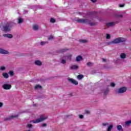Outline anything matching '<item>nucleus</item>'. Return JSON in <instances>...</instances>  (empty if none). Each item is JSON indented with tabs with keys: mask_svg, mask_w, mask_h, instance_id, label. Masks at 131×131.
<instances>
[{
	"mask_svg": "<svg viewBox=\"0 0 131 131\" xmlns=\"http://www.w3.org/2000/svg\"><path fill=\"white\" fill-rule=\"evenodd\" d=\"M126 41V39L123 37H118L111 41L108 42L107 45L111 46L112 45H117L121 42H125Z\"/></svg>",
	"mask_w": 131,
	"mask_h": 131,
	"instance_id": "obj_1",
	"label": "nucleus"
},
{
	"mask_svg": "<svg viewBox=\"0 0 131 131\" xmlns=\"http://www.w3.org/2000/svg\"><path fill=\"white\" fill-rule=\"evenodd\" d=\"M0 28L1 30L3 31H5V32H8L9 31H11V29H12V25L11 24H7L5 25L1 24L0 25Z\"/></svg>",
	"mask_w": 131,
	"mask_h": 131,
	"instance_id": "obj_2",
	"label": "nucleus"
},
{
	"mask_svg": "<svg viewBox=\"0 0 131 131\" xmlns=\"http://www.w3.org/2000/svg\"><path fill=\"white\" fill-rule=\"evenodd\" d=\"M46 119H48L47 116L42 115L40 116L39 119H37L36 120H33L31 121V122H33V123H39V122H41Z\"/></svg>",
	"mask_w": 131,
	"mask_h": 131,
	"instance_id": "obj_3",
	"label": "nucleus"
},
{
	"mask_svg": "<svg viewBox=\"0 0 131 131\" xmlns=\"http://www.w3.org/2000/svg\"><path fill=\"white\" fill-rule=\"evenodd\" d=\"M77 21L78 23H88V24H90L91 26H95V25H96V24L95 23H91L90 20L89 19H78Z\"/></svg>",
	"mask_w": 131,
	"mask_h": 131,
	"instance_id": "obj_4",
	"label": "nucleus"
},
{
	"mask_svg": "<svg viewBox=\"0 0 131 131\" xmlns=\"http://www.w3.org/2000/svg\"><path fill=\"white\" fill-rule=\"evenodd\" d=\"M127 90V89L126 88V87L123 86L119 88L116 92L117 93V94H123L124 93H125V92H126Z\"/></svg>",
	"mask_w": 131,
	"mask_h": 131,
	"instance_id": "obj_5",
	"label": "nucleus"
},
{
	"mask_svg": "<svg viewBox=\"0 0 131 131\" xmlns=\"http://www.w3.org/2000/svg\"><path fill=\"white\" fill-rule=\"evenodd\" d=\"M2 88L4 89V90H11V89H12V85L10 84H4L2 85Z\"/></svg>",
	"mask_w": 131,
	"mask_h": 131,
	"instance_id": "obj_6",
	"label": "nucleus"
},
{
	"mask_svg": "<svg viewBox=\"0 0 131 131\" xmlns=\"http://www.w3.org/2000/svg\"><path fill=\"white\" fill-rule=\"evenodd\" d=\"M14 118H18V115H14V116H11L9 117H6L4 118V120L6 121L8 120H11V119H14Z\"/></svg>",
	"mask_w": 131,
	"mask_h": 131,
	"instance_id": "obj_7",
	"label": "nucleus"
},
{
	"mask_svg": "<svg viewBox=\"0 0 131 131\" xmlns=\"http://www.w3.org/2000/svg\"><path fill=\"white\" fill-rule=\"evenodd\" d=\"M0 54H2L3 55H8V54H10V52L3 48H0Z\"/></svg>",
	"mask_w": 131,
	"mask_h": 131,
	"instance_id": "obj_8",
	"label": "nucleus"
},
{
	"mask_svg": "<svg viewBox=\"0 0 131 131\" xmlns=\"http://www.w3.org/2000/svg\"><path fill=\"white\" fill-rule=\"evenodd\" d=\"M68 81H70V82H71L73 84H75V85H77L78 84V82L72 78H69Z\"/></svg>",
	"mask_w": 131,
	"mask_h": 131,
	"instance_id": "obj_9",
	"label": "nucleus"
},
{
	"mask_svg": "<svg viewBox=\"0 0 131 131\" xmlns=\"http://www.w3.org/2000/svg\"><path fill=\"white\" fill-rule=\"evenodd\" d=\"M34 64L37 66H41V65H42V62L39 60H35Z\"/></svg>",
	"mask_w": 131,
	"mask_h": 131,
	"instance_id": "obj_10",
	"label": "nucleus"
},
{
	"mask_svg": "<svg viewBox=\"0 0 131 131\" xmlns=\"http://www.w3.org/2000/svg\"><path fill=\"white\" fill-rule=\"evenodd\" d=\"M4 37H7L8 38H13V35L11 34H4L3 35Z\"/></svg>",
	"mask_w": 131,
	"mask_h": 131,
	"instance_id": "obj_11",
	"label": "nucleus"
},
{
	"mask_svg": "<svg viewBox=\"0 0 131 131\" xmlns=\"http://www.w3.org/2000/svg\"><path fill=\"white\" fill-rule=\"evenodd\" d=\"M82 60H83V58H82V57L80 55L77 56L76 58V61L77 62H80V61H82Z\"/></svg>",
	"mask_w": 131,
	"mask_h": 131,
	"instance_id": "obj_12",
	"label": "nucleus"
},
{
	"mask_svg": "<svg viewBox=\"0 0 131 131\" xmlns=\"http://www.w3.org/2000/svg\"><path fill=\"white\" fill-rule=\"evenodd\" d=\"M72 57V55L71 54H69L66 56L63 57L66 60H68L69 61H71V58Z\"/></svg>",
	"mask_w": 131,
	"mask_h": 131,
	"instance_id": "obj_13",
	"label": "nucleus"
},
{
	"mask_svg": "<svg viewBox=\"0 0 131 131\" xmlns=\"http://www.w3.org/2000/svg\"><path fill=\"white\" fill-rule=\"evenodd\" d=\"M117 129L118 131H124L123 128H122V126H121V125H118L117 126Z\"/></svg>",
	"mask_w": 131,
	"mask_h": 131,
	"instance_id": "obj_14",
	"label": "nucleus"
},
{
	"mask_svg": "<svg viewBox=\"0 0 131 131\" xmlns=\"http://www.w3.org/2000/svg\"><path fill=\"white\" fill-rule=\"evenodd\" d=\"M70 68L71 69L76 70L78 69V66H77V65H73V66L70 67Z\"/></svg>",
	"mask_w": 131,
	"mask_h": 131,
	"instance_id": "obj_15",
	"label": "nucleus"
},
{
	"mask_svg": "<svg viewBox=\"0 0 131 131\" xmlns=\"http://www.w3.org/2000/svg\"><path fill=\"white\" fill-rule=\"evenodd\" d=\"M113 128V125L111 124L107 126V131H111Z\"/></svg>",
	"mask_w": 131,
	"mask_h": 131,
	"instance_id": "obj_16",
	"label": "nucleus"
},
{
	"mask_svg": "<svg viewBox=\"0 0 131 131\" xmlns=\"http://www.w3.org/2000/svg\"><path fill=\"white\" fill-rule=\"evenodd\" d=\"M120 57L121 59H125V58H126V54L125 53H121Z\"/></svg>",
	"mask_w": 131,
	"mask_h": 131,
	"instance_id": "obj_17",
	"label": "nucleus"
},
{
	"mask_svg": "<svg viewBox=\"0 0 131 131\" xmlns=\"http://www.w3.org/2000/svg\"><path fill=\"white\" fill-rule=\"evenodd\" d=\"M2 75L4 78H9V74L7 73H3Z\"/></svg>",
	"mask_w": 131,
	"mask_h": 131,
	"instance_id": "obj_18",
	"label": "nucleus"
},
{
	"mask_svg": "<svg viewBox=\"0 0 131 131\" xmlns=\"http://www.w3.org/2000/svg\"><path fill=\"white\" fill-rule=\"evenodd\" d=\"M17 20H18L17 23L18 24H21V23H23V18L21 17H19Z\"/></svg>",
	"mask_w": 131,
	"mask_h": 131,
	"instance_id": "obj_19",
	"label": "nucleus"
},
{
	"mask_svg": "<svg viewBox=\"0 0 131 131\" xmlns=\"http://www.w3.org/2000/svg\"><path fill=\"white\" fill-rule=\"evenodd\" d=\"M114 25H115V23H108L106 24L107 27H110V26H114Z\"/></svg>",
	"mask_w": 131,
	"mask_h": 131,
	"instance_id": "obj_20",
	"label": "nucleus"
},
{
	"mask_svg": "<svg viewBox=\"0 0 131 131\" xmlns=\"http://www.w3.org/2000/svg\"><path fill=\"white\" fill-rule=\"evenodd\" d=\"M131 124V120L127 121L125 123V126H128Z\"/></svg>",
	"mask_w": 131,
	"mask_h": 131,
	"instance_id": "obj_21",
	"label": "nucleus"
},
{
	"mask_svg": "<svg viewBox=\"0 0 131 131\" xmlns=\"http://www.w3.org/2000/svg\"><path fill=\"white\" fill-rule=\"evenodd\" d=\"M33 30H35V31L38 30V26L37 25H34L33 26Z\"/></svg>",
	"mask_w": 131,
	"mask_h": 131,
	"instance_id": "obj_22",
	"label": "nucleus"
},
{
	"mask_svg": "<svg viewBox=\"0 0 131 131\" xmlns=\"http://www.w3.org/2000/svg\"><path fill=\"white\" fill-rule=\"evenodd\" d=\"M40 89H41L40 85H36L35 86V90H40Z\"/></svg>",
	"mask_w": 131,
	"mask_h": 131,
	"instance_id": "obj_23",
	"label": "nucleus"
},
{
	"mask_svg": "<svg viewBox=\"0 0 131 131\" xmlns=\"http://www.w3.org/2000/svg\"><path fill=\"white\" fill-rule=\"evenodd\" d=\"M77 78H78V79L80 80V79H82V78H83V75H79L77 76Z\"/></svg>",
	"mask_w": 131,
	"mask_h": 131,
	"instance_id": "obj_24",
	"label": "nucleus"
},
{
	"mask_svg": "<svg viewBox=\"0 0 131 131\" xmlns=\"http://www.w3.org/2000/svg\"><path fill=\"white\" fill-rule=\"evenodd\" d=\"M80 42H81L82 43H85V42H88V40L85 39H81L79 40Z\"/></svg>",
	"mask_w": 131,
	"mask_h": 131,
	"instance_id": "obj_25",
	"label": "nucleus"
},
{
	"mask_svg": "<svg viewBox=\"0 0 131 131\" xmlns=\"http://www.w3.org/2000/svg\"><path fill=\"white\" fill-rule=\"evenodd\" d=\"M109 92V89H106L104 91V96H106V95H108V93Z\"/></svg>",
	"mask_w": 131,
	"mask_h": 131,
	"instance_id": "obj_26",
	"label": "nucleus"
},
{
	"mask_svg": "<svg viewBox=\"0 0 131 131\" xmlns=\"http://www.w3.org/2000/svg\"><path fill=\"white\" fill-rule=\"evenodd\" d=\"M102 126H109V123H107V122L102 123Z\"/></svg>",
	"mask_w": 131,
	"mask_h": 131,
	"instance_id": "obj_27",
	"label": "nucleus"
},
{
	"mask_svg": "<svg viewBox=\"0 0 131 131\" xmlns=\"http://www.w3.org/2000/svg\"><path fill=\"white\" fill-rule=\"evenodd\" d=\"M47 43H48L47 41H42L40 42L41 46H45V45H47Z\"/></svg>",
	"mask_w": 131,
	"mask_h": 131,
	"instance_id": "obj_28",
	"label": "nucleus"
},
{
	"mask_svg": "<svg viewBox=\"0 0 131 131\" xmlns=\"http://www.w3.org/2000/svg\"><path fill=\"white\" fill-rule=\"evenodd\" d=\"M0 70L2 71H4V70H6V67H1L0 68Z\"/></svg>",
	"mask_w": 131,
	"mask_h": 131,
	"instance_id": "obj_29",
	"label": "nucleus"
},
{
	"mask_svg": "<svg viewBox=\"0 0 131 131\" xmlns=\"http://www.w3.org/2000/svg\"><path fill=\"white\" fill-rule=\"evenodd\" d=\"M66 63V60L65 59H62L61 61V64H65Z\"/></svg>",
	"mask_w": 131,
	"mask_h": 131,
	"instance_id": "obj_30",
	"label": "nucleus"
},
{
	"mask_svg": "<svg viewBox=\"0 0 131 131\" xmlns=\"http://www.w3.org/2000/svg\"><path fill=\"white\" fill-rule=\"evenodd\" d=\"M55 20L54 18H51L50 22H51V23H55Z\"/></svg>",
	"mask_w": 131,
	"mask_h": 131,
	"instance_id": "obj_31",
	"label": "nucleus"
},
{
	"mask_svg": "<svg viewBox=\"0 0 131 131\" xmlns=\"http://www.w3.org/2000/svg\"><path fill=\"white\" fill-rule=\"evenodd\" d=\"M9 74L11 76H13L14 75V72L12 71L9 72Z\"/></svg>",
	"mask_w": 131,
	"mask_h": 131,
	"instance_id": "obj_32",
	"label": "nucleus"
},
{
	"mask_svg": "<svg viewBox=\"0 0 131 131\" xmlns=\"http://www.w3.org/2000/svg\"><path fill=\"white\" fill-rule=\"evenodd\" d=\"M83 115H79V118L80 119H83Z\"/></svg>",
	"mask_w": 131,
	"mask_h": 131,
	"instance_id": "obj_33",
	"label": "nucleus"
},
{
	"mask_svg": "<svg viewBox=\"0 0 131 131\" xmlns=\"http://www.w3.org/2000/svg\"><path fill=\"white\" fill-rule=\"evenodd\" d=\"M53 38H54V37H53V36H50L48 37V40H52V39H53Z\"/></svg>",
	"mask_w": 131,
	"mask_h": 131,
	"instance_id": "obj_34",
	"label": "nucleus"
},
{
	"mask_svg": "<svg viewBox=\"0 0 131 131\" xmlns=\"http://www.w3.org/2000/svg\"><path fill=\"white\" fill-rule=\"evenodd\" d=\"M110 37H111V36L109 34H106V38H107V39H109Z\"/></svg>",
	"mask_w": 131,
	"mask_h": 131,
	"instance_id": "obj_35",
	"label": "nucleus"
},
{
	"mask_svg": "<svg viewBox=\"0 0 131 131\" xmlns=\"http://www.w3.org/2000/svg\"><path fill=\"white\" fill-rule=\"evenodd\" d=\"M63 52H66V49H61V50L59 51V53H63Z\"/></svg>",
	"mask_w": 131,
	"mask_h": 131,
	"instance_id": "obj_36",
	"label": "nucleus"
},
{
	"mask_svg": "<svg viewBox=\"0 0 131 131\" xmlns=\"http://www.w3.org/2000/svg\"><path fill=\"white\" fill-rule=\"evenodd\" d=\"M111 86H112V88H114V86H115V83H111Z\"/></svg>",
	"mask_w": 131,
	"mask_h": 131,
	"instance_id": "obj_37",
	"label": "nucleus"
},
{
	"mask_svg": "<svg viewBox=\"0 0 131 131\" xmlns=\"http://www.w3.org/2000/svg\"><path fill=\"white\" fill-rule=\"evenodd\" d=\"M27 126L29 127V128H31V127H32V125L31 124H28Z\"/></svg>",
	"mask_w": 131,
	"mask_h": 131,
	"instance_id": "obj_38",
	"label": "nucleus"
},
{
	"mask_svg": "<svg viewBox=\"0 0 131 131\" xmlns=\"http://www.w3.org/2000/svg\"><path fill=\"white\" fill-rule=\"evenodd\" d=\"M41 126L42 127H45V126H47V124L46 123H43L41 124Z\"/></svg>",
	"mask_w": 131,
	"mask_h": 131,
	"instance_id": "obj_39",
	"label": "nucleus"
},
{
	"mask_svg": "<svg viewBox=\"0 0 131 131\" xmlns=\"http://www.w3.org/2000/svg\"><path fill=\"white\" fill-rule=\"evenodd\" d=\"M92 64H93L92 62H88V63H87L86 65L88 66H91V65H92Z\"/></svg>",
	"mask_w": 131,
	"mask_h": 131,
	"instance_id": "obj_40",
	"label": "nucleus"
},
{
	"mask_svg": "<svg viewBox=\"0 0 131 131\" xmlns=\"http://www.w3.org/2000/svg\"><path fill=\"white\" fill-rule=\"evenodd\" d=\"M103 62H106L107 61V59L106 58H102Z\"/></svg>",
	"mask_w": 131,
	"mask_h": 131,
	"instance_id": "obj_41",
	"label": "nucleus"
},
{
	"mask_svg": "<svg viewBox=\"0 0 131 131\" xmlns=\"http://www.w3.org/2000/svg\"><path fill=\"white\" fill-rule=\"evenodd\" d=\"M119 7L120 8H123V7H124V5H120Z\"/></svg>",
	"mask_w": 131,
	"mask_h": 131,
	"instance_id": "obj_42",
	"label": "nucleus"
},
{
	"mask_svg": "<svg viewBox=\"0 0 131 131\" xmlns=\"http://www.w3.org/2000/svg\"><path fill=\"white\" fill-rule=\"evenodd\" d=\"M91 1L92 3H96V2H97V0H91Z\"/></svg>",
	"mask_w": 131,
	"mask_h": 131,
	"instance_id": "obj_43",
	"label": "nucleus"
},
{
	"mask_svg": "<svg viewBox=\"0 0 131 131\" xmlns=\"http://www.w3.org/2000/svg\"><path fill=\"white\" fill-rule=\"evenodd\" d=\"M3 103L0 102V108L3 107Z\"/></svg>",
	"mask_w": 131,
	"mask_h": 131,
	"instance_id": "obj_44",
	"label": "nucleus"
},
{
	"mask_svg": "<svg viewBox=\"0 0 131 131\" xmlns=\"http://www.w3.org/2000/svg\"><path fill=\"white\" fill-rule=\"evenodd\" d=\"M72 116H73V115L71 114L70 115L67 116V117H71Z\"/></svg>",
	"mask_w": 131,
	"mask_h": 131,
	"instance_id": "obj_45",
	"label": "nucleus"
},
{
	"mask_svg": "<svg viewBox=\"0 0 131 131\" xmlns=\"http://www.w3.org/2000/svg\"><path fill=\"white\" fill-rule=\"evenodd\" d=\"M119 17H120V18H122V15H119V16H118Z\"/></svg>",
	"mask_w": 131,
	"mask_h": 131,
	"instance_id": "obj_46",
	"label": "nucleus"
},
{
	"mask_svg": "<svg viewBox=\"0 0 131 131\" xmlns=\"http://www.w3.org/2000/svg\"><path fill=\"white\" fill-rule=\"evenodd\" d=\"M86 113L89 114V113H90V112L87 111H86Z\"/></svg>",
	"mask_w": 131,
	"mask_h": 131,
	"instance_id": "obj_47",
	"label": "nucleus"
}]
</instances>
